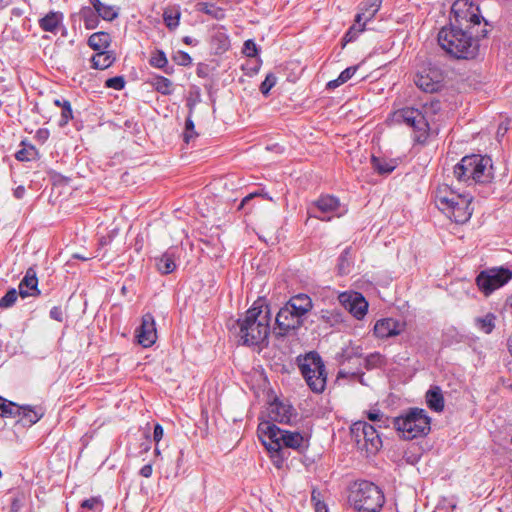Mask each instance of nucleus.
<instances>
[{
  "mask_svg": "<svg viewBox=\"0 0 512 512\" xmlns=\"http://www.w3.org/2000/svg\"><path fill=\"white\" fill-rule=\"evenodd\" d=\"M444 73L443 70L429 64L419 70L414 76L415 85L426 93L438 92L443 87Z\"/></svg>",
  "mask_w": 512,
  "mask_h": 512,
  "instance_id": "ddd939ff",
  "label": "nucleus"
},
{
  "mask_svg": "<svg viewBox=\"0 0 512 512\" xmlns=\"http://www.w3.org/2000/svg\"><path fill=\"white\" fill-rule=\"evenodd\" d=\"M9 493L12 495L10 512H19L25 504L27 494L19 489H10Z\"/></svg>",
  "mask_w": 512,
  "mask_h": 512,
  "instance_id": "4c0bfd02",
  "label": "nucleus"
},
{
  "mask_svg": "<svg viewBox=\"0 0 512 512\" xmlns=\"http://www.w3.org/2000/svg\"><path fill=\"white\" fill-rule=\"evenodd\" d=\"M368 419L376 424V422H385V426H392L391 422L388 420H394V418H390L384 416L380 411H370L368 413Z\"/></svg>",
  "mask_w": 512,
  "mask_h": 512,
  "instance_id": "5fc2aeb1",
  "label": "nucleus"
},
{
  "mask_svg": "<svg viewBox=\"0 0 512 512\" xmlns=\"http://www.w3.org/2000/svg\"><path fill=\"white\" fill-rule=\"evenodd\" d=\"M507 345H508V350H509V352H510V353H511V355H512V334H511V335H510V337L508 338V343H507Z\"/></svg>",
  "mask_w": 512,
  "mask_h": 512,
  "instance_id": "774afa93",
  "label": "nucleus"
},
{
  "mask_svg": "<svg viewBox=\"0 0 512 512\" xmlns=\"http://www.w3.org/2000/svg\"><path fill=\"white\" fill-rule=\"evenodd\" d=\"M21 415L19 416L24 425L31 426L37 423L44 416V409L41 406L20 405Z\"/></svg>",
  "mask_w": 512,
  "mask_h": 512,
  "instance_id": "393cba45",
  "label": "nucleus"
},
{
  "mask_svg": "<svg viewBox=\"0 0 512 512\" xmlns=\"http://www.w3.org/2000/svg\"><path fill=\"white\" fill-rule=\"evenodd\" d=\"M315 512H328L326 505L320 501L315 504Z\"/></svg>",
  "mask_w": 512,
  "mask_h": 512,
  "instance_id": "e2e57ef3",
  "label": "nucleus"
},
{
  "mask_svg": "<svg viewBox=\"0 0 512 512\" xmlns=\"http://www.w3.org/2000/svg\"><path fill=\"white\" fill-rule=\"evenodd\" d=\"M396 121L403 122L413 129V139L424 144L429 137V123L423 112L417 108L406 107L395 113Z\"/></svg>",
  "mask_w": 512,
  "mask_h": 512,
  "instance_id": "1a4fd4ad",
  "label": "nucleus"
},
{
  "mask_svg": "<svg viewBox=\"0 0 512 512\" xmlns=\"http://www.w3.org/2000/svg\"><path fill=\"white\" fill-rule=\"evenodd\" d=\"M268 415L273 422L284 424H290L297 417V413L291 404L278 399L270 403Z\"/></svg>",
  "mask_w": 512,
  "mask_h": 512,
  "instance_id": "a211bd4d",
  "label": "nucleus"
},
{
  "mask_svg": "<svg viewBox=\"0 0 512 512\" xmlns=\"http://www.w3.org/2000/svg\"><path fill=\"white\" fill-rule=\"evenodd\" d=\"M512 279V271L500 266L482 270L476 277V285L485 296L503 287Z\"/></svg>",
  "mask_w": 512,
  "mask_h": 512,
  "instance_id": "9d476101",
  "label": "nucleus"
},
{
  "mask_svg": "<svg viewBox=\"0 0 512 512\" xmlns=\"http://www.w3.org/2000/svg\"><path fill=\"white\" fill-rule=\"evenodd\" d=\"M381 0H372L370 4L366 3L362 12L355 16V23L348 29L344 35L346 43L352 42L357 39L358 35L364 30L366 21L372 19L380 8Z\"/></svg>",
  "mask_w": 512,
  "mask_h": 512,
  "instance_id": "2eb2a0df",
  "label": "nucleus"
},
{
  "mask_svg": "<svg viewBox=\"0 0 512 512\" xmlns=\"http://www.w3.org/2000/svg\"><path fill=\"white\" fill-rule=\"evenodd\" d=\"M453 174L459 182L467 185L490 183L494 178L492 159L480 154L464 156L454 166Z\"/></svg>",
  "mask_w": 512,
  "mask_h": 512,
  "instance_id": "39448f33",
  "label": "nucleus"
},
{
  "mask_svg": "<svg viewBox=\"0 0 512 512\" xmlns=\"http://www.w3.org/2000/svg\"><path fill=\"white\" fill-rule=\"evenodd\" d=\"M294 312L304 317L313 307L311 298L307 294H297L286 303Z\"/></svg>",
  "mask_w": 512,
  "mask_h": 512,
  "instance_id": "b1692460",
  "label": "nucleus"
},
{
  "mask_svg": "<svg viewBox=\"0 0 512 512\" xmlns=\"http://www.w3.org/2000/svg\"><path fill=\"white\" fill-rule=\"evenodd\" d=\"M495 319L494 314L488 313L484 317L476 318L475 324L479 330L486 334H490L495 327Z\"/></svg>",
  "mask_w": 512,
  "mask_h": 512,
  "instance_id": "a19ab883",
  "label": "nucleus"
},
{
  "mask_svg": "<svg viewBox=\"0 0 512 512\" xmlns=\"http://www.w3.org/2000/svg\"><path fill=\"white\" fill-rule=\"evenodd\" d=\"M110 43L111 36L106 32H96L88 38V45L95 51L106 50Z\"/></svg>",
  "mask_w": 512,
  "mask_h": 512,
  "instance_id": "473e14b6",
  "label": "nucleus"
},
{
  "mask_svg": "<svg viewBox=\"0 0 512 512\" xmlns=\"http://www.w3.org/2000/svg\"><path fill=\"white\" fill-rule=\"evenodd\" d=\"M193 107L190 106V113H192ZM197 137V133L195 132V125L193 120L191 119V114L186 119L185 122V131L183 133V140L185 143H189L192 139Z\"/></svg>",
  "mask_w": 512,
  "mask_h": 512,
  "instance_id": "a18cd8bd",
  "label": "nucleus"
},
{
  "mask_svg": "<svg viewBox=\"0 0 512 512\" xmlns=\"http://www.w3.org/2000/svg\"><path fill=\"white\" fill-rule=\"evenodd\" d=\"M303 324V317L294 312L287 304L281 307L275 317L274 333L284 337Z\"/></svg>",
  "mask_w": 512,
  "mask_h": 512,
  "instance_id": "4468645a",
  "label": "nucleus"
},
{
  "mask_svg": "<svg viewBox=\"0 0 512 512\" xmlns=\"http://www.w3.org/2000/svg\"><path fill=\"white\" fill-rule=\"evenodd\" d=\"M152 465L146 464L140 469V475L145 478H149L152 475Z\"/></svg>",
  "mask_w": 512,
  "mask_h": 512,
  "instance_id": "052dcab7",
  "label": "nucleus"
},
{
  "mask_svg": "<svg viewBox=\"0 0 512 512\" xmlns=\"http://www.w3.org/2000/svg\"><path fill=\"white\" fill-rule=\"evenodd\" d=\"M79 15L86 29L93 30L99 25L100 17L91 7L83 6L79 11Z\"/></svg>",
  "mask_w": 512,
  "mask_h": 512,
  "instance_id": "f704fd0d",
  "label": "nucleus"
},
{
  "mask_svg": "<svg viewBox=\"0 0 512 512\" xmlns=\"http://www.w3.org/2000/svg\"><path fill=\"white\" fill-rule=\"evenodd\" d=\"M371 165L374 171L380 175H388L392 173L397 167V162L394 159H387L384 157H371Z\"/></svg>",
  "mask_w": 512,
  "mask_h": 512,
  "instance_id": "c85d7f7f",
  "label": "nucleus"
},
{
  "mask_svg": "<svg viewBox=\"0 0 512 512\" xmlns=\"http://www.w3.org/2000/svg\"><path fill=\"white\" fill-rule=\"evenodd\" d=\"M63 19L64 16L62 12L50 11L44 17L39 19L38 24L43 31L56 33L61 26Z\"/></svg>",
  "mask_w": 512,
  "mask_h": 512,
  "instance_id": "5701e85b",
  "label": "nucleus"
},
{
  "mask_svg": "<svg viewBox=\"0 0 512 512\" xmlns=\"http://www.w3.org/2000/svg\"><path fill=\"white\" fill-rule=\"evenodd\" d=\"M50 317L58 322H63V311L60 306H54L49 312Z\"/></svg>",
  "mask_w": 512,
  "mask_h": 512,
  "instance_id": "13d9d810",
  "label": "nucleus"
},
{
  "mask_svg": "<svg viewBox=\"0 0 512 512\" xmlns=\"http://www.w3.org/2000/svg\"><path fill=\"white\" fill-rule=\"evenodd\" d=\"M25 188L24 186H18L15 190H14V196L15 198L17 199H22L25 195Z\"/></svg>",
  "mask_w": 512,
  "mask_h": 512,
  "instance_id": "680f3d73",
  "label": "nucleus"
},
{
  "mask_svg": "<svg viewBox=\"0 0 512 512\" xmlns=\"http://www.w3.org/2000/svg\"><path fill=\"white\" fill-rule=\"evenodd\" d=\"M163 19L165 25L170 29L173 30L178 27L179 20H180V12L179 11H164Z\"/></svg>",
  "mask_w": 512,
  "mask_h": 512,
  "instance_id": "09e8293b",
  "label": "nucleus"
},
{
  "mask_svg": "<svg viewBox=\"0 0 512 512\" xmlns=\"http://www.w3.org/2000/svg\"><path fill=\"white\" fill-rule=\"evenodd\" d=\"M149 64L154 68L161 69L167 75L174 73V67L168 64V59L163 50L156 49L153 51L149 59Z\"/></svg>",
  "mask_w": 512,
  "mask_h": 512,
  "instance_id": "cd10ccee",
  "label": "nucleus"
},
{
  "mask_svg": "<svg viewBox=\"0 0 512 512\" xmlns=\"http://www.w3.org/2000/svg\"><path fill=\"white\" fill-rule=\"evenodd\" d=\"M19 295L22 298L40 295V290L38 289L37 272L34 267H29L25 273V276L20 281Z\"/></svg>",
  "mask_w": 512,
  "mask_h": 512,
  "instance_id": "aec40b11",
  "label": "nucleus"
},
{
  "mask_svg": "<svg viewBox=\"0 0 512 512\" xmlns=\"http://www.w3.org/2000/svg\"><path fill=\"white\" fill-rule=\"evenodd\" d=\"M388 421L406 440L424 436L430 431V418L425 410L420 408H410L405 414Z\"/></svg>",
  "mask_w": 512,
  "mask_h": 512,
  "instance_id": "0eeeda50",
  "label": "nucleus"
},
{
  "mask_svg": "<svg viewBox=\"0 0 512 512\" xmlns=\"http://www.w3.org/2000/svg\"><path fill=\"white\" fill-rule=\"evenodd\" d=\"M259 195L258 193H252L246 196L241 203V206L245 205L249 200H251L254 196Z\"/></svg>",
  "mask_w": 512,
  "mask_h": 512,
  "instance_id": "0e129e2a",
  "label": "nucleus"
},
{
  "mask_svg": "<svg viewBox=\"0 0 512 512\" xmlns=\"http://www.w3.org/2000/svg\"><path fill=\"white\" fill-rule=\"evenodd\" d=\"M210 44L216 54H222L229 49L230 40L223 30L217 29L211 34Z\"/></svg>",
  "mask_w": 512,
  "mask_h": 512,
  "instance_id": "bb28decb",
  "label": "nucleus"
},
{
  "mask_svg": "<svg viewBox=\"0 0 512 512\" xmlns=\"http://www.w3.org/2000/svg\"><path fill=\"white\" fill-rule=\"evenodd\" d=\"M115 61L112 51L101 50L91 58V67L104 70L110 67Z\"/></svg>",
  "mask_w": 512,
  "mask_h": 512,
  "instance_id": "7c9ffc66",
  "label": "nucleus"
},
{
  "mask_svg": "<svg viewBox=\"0 0 512 512\" xmlns=\"http://www.w3.org/2000/svg\"><path fill=\"white\" fill-rule=\"evenodd\" d=\"M299 368L307 385L313 392L321 393L324 391L327 373L325 365L317 353H308L304 361L300 363Z\"/></svg>",
  "mask_w": 512,
  "mask_h": 512,
  "instance_id": "6e6552de",
  "label": "nucleus"
},
{
  "mask_svg": "<svg viewBox=\"0 0 512 512\" xmlns=\"http://www.w3.org/2000/svg\"><path fill=\"white\" fill-rule=\"evenodd\" d=\"M386 364V358L379 352H374L364 358V367L367 370L380 368Z\"/></svg>",
  "mask_w": 512,
  "mask_h": 512,
  "instance_id": "79ce46f5",
  "label": "nucleus"
},
{
  "mask_svg": "<svg viewBox=\"0 0 512 512\" xmlns=\"http://www.w3.org/2000/svg\"><path fill=\"white\" fill-rule=\"evenodd\" d=\"M163 434H164L163 427L160 424H156L154 426V431H153V439L156 442V444H158L161 441V439L163 438Z\"/></svg>",
  "mask_w": 512,
  "mask_h": 512,
  "instance_id": "bf43d9fd",
  "label": "nucleus"
},
{
  "mask_svg": "<svg viewBox=\"0 0 512 512\" xmlns=\"http://www.w3.org/2000/svg\"><path fill=\"white\" fill-rule=\"evenodd\" d=\"M438 43L447 53L458 59H474L479 52V42L472 32L458 27L452 21L438 33Z\"/></svg>",
  "mask_w": 512,
  "mask_h": 512,
  "instance_id": "7ed1b4c3",
  "label": "nucleus"
},
{
  "mask_svg": "<svg viewBox=\"0 0 512 512\" xmlns=\"http://www.w3.org/2000/svg\"><path fill=\"white\" fill-rule=\"evenodd\" d=\"M271 314L268 305L255 302L237 321L238 343L256 346L267 340L270 333Z\"/></svg>",
  "mask_w": 512,
  "mask_h": 512,
  "instance_id": "f257e3e1",
  "label": "nucleus"
},
{
  "mask_svg": "<svg viewBox=\"0 0 512 512\" xmlns=\"http://www.w3.org/2000/svg\"><path fill=\"white\" fill-rule=\"evenodd\" d=\"M195 9L196 11L209 15L211 18L216 20H223L226 16L225 10L213 3L198 2L195 5Z\"/></svg>",
  "mask_w": 512,
  "mask_h": 512,
  "instance_id": "2f4dec72",
  "label": "nucleus"
},
{
  "mask_svg": "<svg viewBox=\"0 0 512 512\" xmlns=\"http://www.w3.org/2000/svg\"><path fill=\"white\" fill-rule=\"evenodd\" d=\"M242 52L247 57H255L258 54L256 43L252 39L246 40Z\"/></svg>",
  "mask_w": 512,
  "mask_h": 512,
  "instance_id": "4d7b16f0",
  "label": "nucleus"
},
{
  "mask_svg": "<svg viewBox=\"0 0 512 512\" xmlns=\"http://www.w3.org/2000/svg\"><path fill=\"white\" fill-rule=\"evenodd\" d=\"M354 265L352 257V248L346 247L338 258V273L340 275H347L350 273Z\"/></svg>",
  "mask_w": 512,
  "mask_h": 512,
  "instance_id": "72a5a7b5",
  "label": "nucleus"
},
{
  "mask_svg": "<svg viewBox=\"0 0 512 512\" xmlns=\"http://www.w3.org/2000/svg\"><path fill=\"white\" fill-rule=\"evenodd\" d=\"M173 60L180 66H189L192 63L191 56L184 51H178L173 56Z\"/></svg>",
  "mask_w": 512,
  "mask_h": 512,
  "instance_id": "6e6d98bb",
  "label": "nucleus"
},
{
  "mask_svg": "<svg viewBox=\"0 0 512 512\" xmlns=\"http://www.w3.org/2000/svg\"><path fill=\"white\" fill-rule=\"evenodd\" d=\"M358 69V66H350L347 67L345 70H343L337 79L331 80L327 83L328 89H335L339 87L340 85L346 83L348 80H350L353 75L356 73Z\"/></svg>",
  "mask_w": 512,
  "mask_h": 512,
  "instance_id": "58836bf2",
  "label": "nucleus"
},
{
  "mask_svg": "<svg viewBox=\"0 0 512 512\" xmlns=\"http://www.w3.org/2000/svg\"><path fill=\"white\" fill-rule=\"evenodd\" d=\"M346 211L345 205L341 204L339 198L329 194L319 196L308 207L309 216L321 221L341 217Z\"/></svg>",
  "mask_w": 512,
  "mask_h": 512,
  "instance_id": "9b49d317",
  "label": "nucleus"
},
{
  "mask_svg": "<svg viewBox=\"0 0 512 512\" xmlns=\"http://www.w3.org/2000/svg\"><path fill=\"white\" fill-rule=\"evenodd\" d=\"M37 155V150L34 146L30 145L28 147H24L16 152L15 158L18 161L25 162V161H31L35 158Z\"/></svg>",
  "mask_w": 512,
  "mask_h": 512,
  "instance_id": "49530a36",
  "label": "nucleus"
},
{
  "mask_svg": "<svg viewBox=\"0 0 512 512\" xmlns=\"http://www.w3.org/2000/svg\"><path fill=\"white\" fill-rule=\"evenodd\" d=\"M351 435L359 448L368 454H375L382 446V441L374 425L365 421L355 422L351 426Z\"/></svg>",
  "mask_w": 512,
  "mask_h": 512,
  "instance_id": "f8f14e48",
  "label": "nucleus"
},
{
  "mask_svg": "<svg viewBox=\"0 0 512 512\" xmlns=\"http://www.w3.org/2000/svg\"><path fill=\"white\" fill-rule=\"evenodd\" d=\"M258 434L266 449L273 453L272 457L277 467L281 466L285 456L283 448L301 451L307 447L304 436L298 431H288L279 428L270 421L258 425Z\"/></svg>",
  "mask_w": 512,
  "mask_h": 512,
  "instance_id": "f03ea898",
  "label": "nucleus"
},
{
  "mask_svg": "<svg viewBox=\"0 0 512 512\" xmlns=\"http://www.w3.org/2000/svg\"><path fill=\"white\" fill-rule=\"evenodd\" d=\"M506 307L512 313V295L507 299Z\"/></svg>",
  "mask_w": 512,
  "mask_h": 512,
  "instance_id": "338daca9",
  "label": "nucleus"
},
{
  "mask_svg": "<svg viewBox=\"0 0 512 512\" xmlns=\"http://www.w3.org/2000/svg\"><path fill=\"white\" fill-rule=\"evenodd\" d=\"M176 251L168 249L160 257L156 258V267L158 272L162 275H168L175 271L176 265Z\"/></svg>",
  "mask_w": 512,
  "mask_h": 512,
  "instance_id": "4be33fe9",
  "label": "nucleus"
},
{
  "mask_svg": "<svg viewBox=\"0 0 512 512\" xmlns=\"http://www.w3.org/2000/svg\"><path fill=\"white\" fill-rule=\"evenodd\" d=\"M426 402L428 407L435 412H441L444 409V398L438 386H433L427 391Z\"/></svg>",
  "mask_w": 512,
  "mask_h": 512,
  "instance_id": "c756f323",
  "label": "nucleus"
},
{
  "mask_svg": "<svg viewBox=\"0 0 512 512\" xmlns=\"http://www.w3.org/2000/svg\"><path fill=\"white\" fill-rule=\"evenodd\" d=\"M61 108H62V111H61V117L59 120V126L64 127L73 118V111H72L71 104L68 100H65L62 103Z\"/></svg>",
  "mask_w": 512,
  "mask_h": 512,
  "instance_id": "8fccbe9b",
  "label": "nucleus"
},
{
  "mask_svg": "<svg viewBox=\"0 0 512 512\" xmlns=\"http://www.w3.org/2000/svg\"><path fill=\"white\" fill-rule=\"evenodd\" d=\"M21 415L20 405L14 402H4L0 411V417H19Z\"/></svg>",
  "mask_w": 512,
  "mask_h": 512,
  "instance_id": "c03bdc74",
  "label": "nucleus"
},
{
  "mask_svg": "<svg viewBox=\"0 0 512 512\" xmlns=\"http://www.w3.org/2000/svg\"><path fill=\"white\" fill-rule=\"evenodd\" d=\"M125 79L123 76H115L108 78L105 81V87L111 88L114 90H122L125 87Z\"/></svg>",
  "mask_w": 512,
  "mask_h": 512,
  "instance_id": "603ef678",
  "label": "nucleus"
},
{
  "mask_svg": "<svg viewBox=\"0 0 512 512\" xmlns=\"http://www.w3.org/2000/svg\"><path fill=\"white\" fill-rule=\"evenodd\" d=\"M18 294L15 288L9 289L6 294L0 298V308L7 309L12 307L18 298Z\"/></svg>",
  "mask_w": 512,
  "mask_h": 512,
  "instance_id": "de8ad7c7",
  "label": "nucleus"
},
{
  "mask_svg": "<svg viewBox=\"0 0 512 512\" xmlns=\"http://www.w3.org/2000/svg\"><path fill=\"white\" fill-rule=\"evenodd\" d=\"M154 89L163 94V95H171L173 92V83L168 78L160 75H156L153 77L151 81Z\"/></svg>",
  "mask_w": 512,
  "mask_h": 512,
  "instance_id": "e433bc0d",
  "label": "nucleus"
},
{
  "mask_svg": "<svg viewBox=\"0 0 512 512\" xmlns=\"http://www.w3.org/2000/svg\"><path fill=\"white\" fill-rule=\"evenodd\" d=\"M405 329V323L394 318H383L374 325V335L380 339H387L401 334Z\"/></svg>",
  "mask_w": 512,
  "mask_h": 512,
  "instance_id": "6ab92c4d",
  "label": "nucleus"
},
{
  "mask_svg": "<svg viewBox=\"0 0 512 512\" xmlns=\"http://www.w3.org/2000/svg\"><path fill=\"white\" fill-rule=\"evenodd\" d=\"M13 0H0V10L7 7Z\"/></svg>",
  "mask_w": 512,
  "mask_h": 512,
  "instance_id": "69168bd1",
  "label": "nucleus"
},
{
  "mask_svg": "<svg viewBox=\"0 0 512 512\" xmlns=\"http://www.w3.org/2000/svg\"><path fill=\"white\" fill-rule=\"evenodd\" d=\"M349 502L357 512H379L385 503V495L373 482L361 480L351 487Z\"/></svg>",
  "mask_w": 512,
  "mask_h": 512,
  "instance_id": "423d86ee",
  "label": "nucleus"
},
{
  "mask_svg": "<svg viewBox=\"0 0 512 512\" xmlns=\"http://www.w3.org/2000/svg\"><path fill=\"white\" fill-rule=\"evenodd\" d=\"M473 5L469 0H456L451 7V14L462 15L464 10L473 8Z\"/></svg>",
  "mask_w": 512,
  "mask_h": 512,
  "instance_id": "3c124183",
  "label": "nucleus"
},
{
  "mask_svg": "<svg viewBox=\"0 0 512 512\" xmlns=\"http://www.w3.org/2000/svg\"><path fill=\"white\" fill-rule=\"evenodd\" d=\"M320 319L329 324L330 326H334L340 322H342V314L336 309L333 310H322L320 312Z\"/></svg>",
  "mask_w": 512,
  "mask_h": 512,
  "instance_id": "37998d69",
  "label": "nucleus"
},
{
  "mask_svg": "<svg viewBox=\"0 0 512 512\" xmlns=\"http://www.w3.org/2000/svg\"><path fill=\"white\" fill-rule=\"evenodd\" d=\"M276 76L272 73L267 74L265 80L260 85V91L263 95H267L269 91L275 86L276 84Z\"/></svg>",
  "mask_w": 512,
  "mask_h": 512,
  "instance_id": "864d4df0",
  "label": "nucleus"
},
{
  "mask_svg": "<svg viewBox=\"0 0 512 512\" xmlns=\"http://www.w3.org/2000/svg\"><path fill=\"white\" fill-rule=\"evenodd\" d=\"M434 200L438 209L455 223H466L472 216V196L458 193L447 184L438 186Z\"/></svg>",
  "mask_w": 512,
  "mask_h": 512,
  "instance_id": "20e7f679",
  "label": "nucleus"
},
{
  "mask_svg": "<svg viewBox=\"0 0 512 512\" xmlns=\"http://www.w3.org/2000/svg\"><path fill=\"white\" fill-rule=\"evenodd\" d=\"M91 8L105 21H113L118 17L117 9L112 5L102 3L100 0H88Z\"/></svg>",
  "mask_w": 512,
  "mask_h": 512,
  "instance_id": "a878e982",
  "label": "nucleus"
},
{
  "mask_svg": "<svg viewBox=\"0 0 512 512\" xmlns=\"http://www.w3.org/2000/svg\"><path fill=\"white\" fill-rule=\"evenodd\" d=\"M80 512H101L103 509V501L100 496H94L81 502Z\"/></svg>",
  "mask_w": 512,
  "mask_h": 512,
  "instance_id": "ea45409f",
  "label": "nucleus"
},
{
  "mask_svg": "<svg viewBox=\"0 0 512 512\" xmlns=\"http://www.w3.org/2000/svg\"><path fill=\"white\" fill-rule=\"evenodd\" d=\"M479 8L475 5H473V8L466 9V11H463L462 15H454V19L452 22L456 24L458 27H463L465 29H470V25H480L481 21L483 20V17L478 14Z\"/></svg>",
  "mask_w": 512,
  "mask_h": 512,
  "instance_id": "412c9836",
  "label": "nucleus"
},
{
  "mask_svg": "<svg viewBox=\"0 0 512 512\" xmlns=\"http://www.w3.org/2000/svg\"><path fill=\"white\" fill-rule=\"evenodd\" d=\"M363 356V349L360 345L350 343L348 346L342 348L338 354V361L343 364L346 361H350L352 358H361Z\"/></svg>",
  "mask_w": 512,
  "mask_h": 512,
  "instance_id": "c9c22d12",
  "label": "nucleus"
},
{
  "mask_svg": "<svg viewBox=\"0 0 512 512\" xmlns=\"http://www.w3.org/2000/svg\"><path fill=\"white\" fill-rule=\"evenodd\" d=\"M138 343L147 348L152 346L157 339L155 319L151 313L142 316L141 325L136 329Z\"/></svg>",
  "mask_w": 512,
  "mask_h": 512,
  "instance_id": "f3484780",
  "label": "nucleus"
},
{
  "mask_svg": "<svg viewBox=\"0 0 512 512\" xmlns=\"http://www.w3.org/2000/svg\"><path fill=\"white\" fill-rule=\"evenodd\" d=\"M339 300L346 310L349 311L356 319L361 320L368 311V302L361 293L344 292L340 294Z\"/></svg>",
  "mask_w": 512,
  "mask_h": 512,
  "instance_id": "dca6fc26",
  "label": "nucleus"
}]
</instances>
